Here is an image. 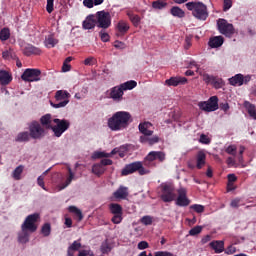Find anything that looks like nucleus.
Listing matches in <instances>:
<instances>
[{
    "label": "nucleus",
    "instance_id": "42",
    "mask_svg": "<svg viewBox=\"0 0 256 256\" xmlns=\"http://www.w3.org/2000/svg\"><path fill=\"white\" fill-rule=\"evenodd\" d=\"M131 23H133V25L135 27H137L139 25V23H141V17H139V15H135L133 14V12H128L127 13Z\"/></svg>",
    "mask_w": 256,
    "mask_h": 256
},
{
    "label": "nucleus",
    "instance_id": "8",
    "mask_svg": "<svg viewBox=\"0 0 256 256\" xmlns=\"http://www.w3.org/2000/svg\"><path fill=\"white\" fill-rule=\"evenodd\" d=\"M160 197L164 203H171L172 201H175V199H177L175 187L171 184H162Z\"/></svg>",
    "mask_w": 256,
    "mask_h": 256
},
{
    "label": "nucleus",
    "instance_id": "23",
    "mask_svg": "<svg viewBox=\"0 0 256 256\" xmlns=\"http://www.w3.org/2000/svg\"><path fill=\"white\" fill-rule=\"evenodd\" d=\"M23 53L26 57H31V55H41V50L31 44H27L23 48Z\"/></svg>",
    "mask_w": 256,
    "mask_h": 256
},
{
    "label": "nucleus",
    "instance_id": "52",
    "mask_svg": "<svg viewBox=\"0 0 256 256\" xmlns=\"http://www.w3.org/2000/svg\"><path fill=\"white\" fill-rule=\"evenodd\" d=\"M226 153H228V155H237V146L229 145L226 148Z\"/></svg>",
    "mask_w": 256,
    "mask_h": 256
},
{
    "label": "nucleus",
    "instance_id": "38",
    "mask_svg": "<svg viewBox=\"0 0 256 256\" xmlns=\"http://www.w3.org/2000/svg\"><path fill=\"white\" fill-rule=\"evenodd\" d=\"M127 150H128L127 146L123 145L118 148H114L111 151V155H117V153H118L119 157L123 158V157H125V153H127Z\"/></svg>",
    "mask_w": 256,
    "mask_h": 256
},
{
    "label": "nucleus",
    "instance_id": "3",
    "mask_svg": "<svg viewBox=\"0 0 256 256\" xmlns=\"http://www.w3.org/2000/svg\"><path fill=\"white\" fill-rule=\"evenodd\" d=\"M53 123L51 131L54 133V137L58 138L71 127V122L67 119L54 118Z\"/></svg>",
    "mask_w": 256,
    "mask_h": 256
},
{
    "label": "nucleus",
    "instance_id": "50",
    "mask_svg": "<svg viewBox=\"0 0 256 256\" xmlns=\"http://www.w3.org/2000/svg\"><path fill=\"white\" fill-rule=\"evenodd\" d=\"M191 209H193L196 213H203L205 211V206L201 204H194L190 206Z\"/></svg>",
    "mask_w": 256,
    "mask_h": 256
},
{
    "label": "nucleus",
    "instance_id": "15",
    "mask_svg": "<svg viewBox=\"0 0 256 256\" xmlns=\"http://www.w3.org/2000/svg\"><path fill=\"white\" fill-rule=\"evenodd\" d=\"M166 155L165 152L163 151H151L144 160L145 165H149L147 164V162L149 161L150 163L153 161H160V163H163V161H165Z\"/></svg>",
    "mask_w": 256,
    "mask_h": 256
},
{
    "label": "nucleus",
    "instance_id": "32",
    "mask_svg": "<svg viewBox=\"0 0 256 256\" xmlns=\"http://www.w3.org/2000/svg\"><path fill=\"white\" fill-rule=\"evenodd\" d=\"M29 139H31L30 132H20L16 136L15 141H17L18 143H27V141H29Z\"/></svg>",
    "mask_w": 256,
    "mask_h": 256
},
{
    "label": "nucleus",
    "instance_id": "19",
    "mask_svg": "<svg viewBox=\"0 0 256 256\" xmlns=\"http://www.w3.org/2000/svg\"><path fill=\"white\" fill-rule=\"evenodd\" d=\"M116 31H117L116 33L117 37H121L125 35V33L129 31V23H127L124 20H120L116 25Z\"/></svg>",
    "mask_w": 256,
    "mask_h": 256
},
{
    "label": "nucleus",
    "instance_id": "7",
    "mask_svg": "<svg viewBox=\"0 0 256 256\" xmlns=\"http://www.w3.org/2000/svg\"><path fill=\"white\" fill-rule=\"evenodd\" d=\"M96 26L99 29H109L111 27V13L107 11H98L96 13Z\"/></svg>",
    "mask_w": 256,
    "mask_h": 256
},
{
    "label": "nucleus",
    "instance_id": "62",
    "mask_svg": "<svg viewBox=\"0 0 256 256\" xmlns=\"http://www.w3.org/2000/svg\"><path fill=\"white\" fill-rule=\"evenodd\" d=\"M235 181H237V176H235V174H229L228 175V187H231V185H233V183H235Z\"/></svg>",
    "mask_w": 256,
    "mask_h": 256
},
{
    "label": "nucleus",
    "instance_id": "54",
    "mask_svg": "<svg viewBox=\"0 0 256 256\" xmlns=\"http://www.w3.org/2000/svg\"><path fill=\"white\" fill-rule=\"evenodd\" d=\"M55 0H47L46 11L47 13H53Z\"/></svg>",
    "mask_w": 256,
    "mask_h": 256
},
{
    "label": "nucleus",
    "instance_id": "2",
    "mask_svg": "<svg viewBox=\"0 0 256 256\" xmlns=\"http://www.w3.org/2000/svg\"><path fill=\"white\" fill-rule=\"evenodd\" d=\"M186 8L192 12L193 17L198 21H207L209 10H207V5L203 2H188L186 3Z\"/></svg>",
    "mask_w": 256,
    "mask_h": 256
},
{
    "label": "nucleus",
    "instance_id": "30",
    "mask_svg": "<svg viewBox=\"0 0 256 256\" xmlns=\"http://www.w3.org/2000/svg\"><path fill=\"white\" fill-rule=\"evenodd\" d=\"M82 245H81V239L75 240L69 247H68V251H67V255L68 256H74L75 255V251H79V249H81Z\"/></svg>",
    "mask_w": 256,
    "mask_h": 256
},
{
    "label": "nucleus",
    "instance_id": "41",
    "mask_svg": "<svg viewBox=\"0 0 256 256\" xmlns=\"http://www.w3.org/2000/svg\"><path fill=\"white\" fill-rule=\"evenodd\" d=\"M29 230H22V233L18 235L19 243H29Z\"/></svg>",
    "mask_w": 256,
    "mask_h": 256
},
{
    "label": "nucleus",
    "instance_id": "11",
    "mask_svg": "<svg viewBox=\"0 0 256 256\" xmlns=\"http://www.w3.org/2000/svg\"><path fill=\"white\" fill-rule=\"evenodd\" d=\"M107 99H112L115 103H121L123 101V95L125 92L120 85L114 86L105 92Z\"/></svg>",
    "mask_w": 256,
    "mask_h": 256
},
{
    "label": "nucleus",
    "instance_id": "34",
    "mask_svg": "<svg viewBox=\"0 0 256 256\" xmlns=\"http://www.w3.org/2000/svg\"><path fill=\"white\" fill-rule=\"evenodd\" d=\"M57 43H59V40L55 39V37H53V35H48L44 41V45L48 49L55 47V45H57Z\"/></svg>",
    "mask_w": 256,
    "mask_h": 256
},
{
    "label": "nucleus",
    "instance_id": "35",
    "mask_svg": "<svg viewBox=\"0 0 256 256\" xmlns=\"http://www.w3.org/2000/svg\"><path fill=\"white\" fill-rule=\"evenodd\" d=\"M120 87L122 88V90L124 92L131 91L132 89H135V87H137V82L134 80H130V81L120 84Z\"/></svg>",
    "mask_w": 256,
    "mask_h": 256
},
{
    "label": "nucleus",
    "instance_id": "20",
    "mask_svg": "<svg viewBox=\"0 0 256 256\" xmlns=\"http://www.w3.org/2000/svg\"><path fill=\"white\" fill-rule=\"evenodd\" d=\"M53 117L51 116V114H46L43 115L40 118V125L44 128V129H53Z\"/></svg>",
    "mask_w": 256,
    "mask_h": 256
},
{
    "label": "nucleus",
    "instance_id": "27",
    "mask_svg": "<svg viewBox=\"0 0 256 256\" xmlns=\"http://www.w3.org/2000/svg\"><path fill=\"white\" fill-rule=\"evenodd\" d=\"M13 81L11 73L5 70H0V85H9Z\"/></svg>",
    "mask_w": 256,
    "mask_h": 256
},
{
    "label": "nucleus",
    "instance_id": "39",
    "mask_svg": "<svg viewBox=\"0 0 256 256\" xmlns=\"http://www.w3.org/2000/svg\"><path fill=\"white\" fill-rule=\"evenodd\" d=\"M68 211L70 213H74L78 221H83V212H81V209L77 208L76 206H69Z\"/></svg>",
    "mask_w": 256,
    "mask_h": 256
},
{
    "label": "nucleus",
    "instance_id": "36",
    "mask_svg": "<svg viewBox=\"0 0 256 256\" xmlns=\"http://www.w3.org/2000/svg\"><path fill=\"white\" fill-rule=\"evenodd\" d=\"M170 13L173 17H178L179 19H183V17H185V11L178 6L172 7Z\"/></svg>",
    "mask_w": 256,
    "mask_h": 256
},
{
    "label": "nucleus",
    "instance_id": "60",
    "mask_svg": "<svg viewBox=\"0 0 256 256\" xmlns=\"http://www.w3.org/2000/svg\"><path fill=\"white\" fill-rule=\"evenodd\" d=\"M233 7V2L231 0H224L223 11H229Z\"/></svg>",
    "mask_w": 256,
    "mask_h": 256
},
{
    "label": "nucleus",
    "instance_id": "37",
    "mask_svg": "<svg viewBox=\"0 0 256 256\" xmlns=\"http://www.w3.org/2000/svg\"><path fill=\"white\" fill-rule=\"evenodd\" d=\"M23 169H25L23 165H19L14 169V171L12 172V177L13 179H15V181H21V175L23 174Z\"/></svg>",
    "mask_w": 256,
    "mask_h": 256
},
{
    "label": "nucleus",
    "instance_id": "46",
    "mask_svg": "<svg viewBox=\"0 0 256 256\" xmlns=\"http://www.w3.org/2000/svg\"><path fill=\"white\" fill-rule=\"evenodd\" d=\"M103 157H106V158L113 157V154H111V152L110 153H107V152H95L93 154V158L94 159H103Z\"/></svg>",
    "mask_w": 256,
    "mask_h": 256
},
{
    "label": "nucleus",
    "instance_id": "6",
    "mask_svg": "<svg viewBox=\"0 0 256 256\" xmlns=\"http://www.w3.org/2000/svg\"><path fill=\"white\" fill-rule=\"evenodd\" d=\"M217 29L221 35H224L225 37H233L235 35V27L233 24L228 23L226 19L219 18L217 20Z\"/></svg>",
    "mask_w": 256,
    "mask_h": 256
},
{
    "label": "nucleus",
    "instance_id": "5",
    "mask_svg": "<svg viewBox=\"0 0 256 256\" xmlns=\"http://www.w3.org/2000/svg\"><path fill=\"white\" fill-rule=\"evenodd\" d=\"M28 129H29L31 139L39 140V139H43V137L47 135V131H45L41 123H39V121H36V120L28 124Z\"/></svg>",
    "mask_w": 256,
    "mask_h": 256
},
{
    "label": "nucleus",
    "instance_id": "17",
    "mask_svg": "<svg viewBox=\"0 0 256 256\" xmlns=\"http://www.w3.org/2000/svg\"><path fill=\"white\" fill-rule=\"evenodd\" d=\"M187 83V78L177 76L171 77L165 81V85L168 87H178V85H185Z\"/></svg>",
    "mask_w": 256,
    "mask_h": 256
},
{
    "label": "nucleus",
    "instance_id": "1",
    "mask_svg": "<svg viewBox=\"0 0 256 256\" xmlns=\"http://www.w3.org/2000/svg\"><path fill=\"white\" fill-rule=\"evenodd\" d=\"M131 123V113L127 111H118L108 119V127L111 131H123Z\"/></svg>",
    "mask_w": 256,
    "mask_h": 256
},
{
    "label": "nucleus",
    "instance_id": "43",
    "mask_svg": "<svg viewBox=\"0 0 256 256\" xmlns=\"http://www.w3.org/2000/svg\"><path fill=\"white\" fill-rule=\"evenodd\" d=\"M113 248L111 247V244H109V242L104 241L102 242L101 246H100V251L101 253H103V255L107 254V253H111V250Z\"/></svg>",
    "mask_w": 256,
    "mask_h": 256
},
{
    "label": "nucleus",
    "instance_id": "4",
    "mask_svg": "<svg viewBox=\"0 0 256 256\" xmlns=\"http://www.w3.org/2000/svg\"><path fill=\"white\" fill-rule=\"evenodd\" d=\"M70 97H71V94L66 90H58L55 93L56 103L50 102V105L54 109H61L63 107H67V105H69Z\"/></svg>",
    "mask_w": 256,
    "mask_h": 256
},
{
    "label": "nucleus",
    "instance_id": "57",
    "mask_svg": "<svg viewBox=\"0 0 256 256\" xmlns=\"http://www.w3.org/2000/svg\"><path fill=\"white\" fill-rule=\"evenodd\" d=\"M199 141L203 144V145H209V143H211V139H209V137H207V135L202 134L200 136Z\"/></svg>",
    "mask_w": 256,
    "mask_h": 256
},
{
    "label": "nucleus",
    "instance_id": "16",
    "mask_svg": "<svg viewBox=\"0 0 256 256\" xmlns=\"http://www.w3.org/2000/svg\"><path fill=\"white\" fill-rule=\"evenodd\" d=\"M160 140L161 139L157 135L153 136L147 134H143L139 138L140 143H142L143 145H155L156 143H159Z\"/></svg>",
    "mask_w": 256,
    "mask_h": 256
},
{
    "label": "nucleus",
    "instance_id": "58",
    "mask_svg": "<svg viewBox=\"0 0 256 256\" xmlns=\"http://www.w3.org/2000/svg\"><path fill=\"white\" fill-rule=\"evenodd\" d=\"M139 251H143L144 249H149V243L147 241H141L138 243Z\"/></svg>",
    "mask_w": 256,
    "mask_h": 256
},
{
    "label": "nucleus",
    "instance_id": "61",
    "mask_svg": "<svg viewBox=\"0 0 256 256\" xmlns=\"http://www.w3.org/2000/svg\"><path fill=\"white\" fill-rule=\"evenodd\" d=\"M139 175H147L149 174V170L145 169V167H143V163L140 162V167L137 169Z\"/></svg>",
    "mask_w": 256,
    "mask_h": 256
},
{
    "label": "nucleus",
    "instance_id": "14",
    "mask_svg": "<svg viewBox=\"0 0 256 256\" xmlns=\"http://www.w3.org/2000/svg\"><path fill=\"white\" fill-rule=\"evenodd\" d=\"M177 194L178 197L176 198L175 205L178 207H188L191 204V200L187 197V189L179 188Z\"/></svg>",
    "mask_w": 256,
    "mask_h": 256
},
{
    "label": "nucleus",
    "instance_id": "45",
    "mask_svg": "<svg viewBox=\"0 0 256 256\" xmlns=\"http://www.w3.org/2000/svg\"><path fill=\"white\" fill-rule=\"evenodd\" d=\"M43 237H49L51 235V224L45 223L41 228Z\"/></svg>",
    "mask_w": 256,
    "mask_h": 256
},
{
    "label": "nucleus",
    "instance_id": "18",
    "mask_svg": "<svg viewBox=\"0 0 256 256\" xmlns=\"http://www.w3.org/2000/svg\"><path fill=\"white\" fill-rule=\"evenodd\" d=\"M139 167H141V162H139V161L130 163L122 169L121 175H123V176L131 175V174L137 172Z\"/></svg>",
    "mask_w": 256,
    "mask_h": 256
},
{
    "label": "nucleus",
    "instance_id": "29",
    "mask_svg": "<svg viewBox=\"0 0 256 256\" xmlns=\"http://www.w3.org/2000/svg\"><path fill=\"white\" fill-rule=\"evenodd\" d=\"M232 87H241L243 85V74H236L228 79Z\"/></svg>",
    "mask_w": 256,
    "mask_h": 256
},
{
    "label": "nucleus",
    "instance_id": "26",
    "mask_svg": "<svg viewBox=\"0 0 256 256\" xmlns=\"http://www.w3.org/2000/svg\"><path fill=\"white\" fill-rule=\"evenodd\" d=\"M68 173L69 176L67 177L66 181L57 186V191H63V189H67V187L71 185V181L75 179V173H73V170H71V168H68Z\"/></svg>",
    "mask_w": 256,
    "mask_h": 256
},
{
    "label": "nucleus",
    "instance_id": "40",
    "mask_svg": "<svg viewBox=\"0 0 256 256\" xmlns=\"http://www.w3.org/2000/svg\"><path fill=\"white\" fill-rule=\"evenodd\" d=\"M92 173L99 177L100 175H103L105 173V168L101 166V164H94L92 166Z\"/></svg>",
    "mask_w": 256,
    "mask_h": 256
},
{
    "label": "nucleus",
    "instance_id": "31",
    "mask_svg": "<svg viewBox=\"0 0 256 256\" xmlns=\"http://www.w3.org/2000/svg\"><path fill=\"white\" fill-rule=\"evenodd\" d=\"M207 159V155H205V152L199 151L196 156V167L197 169H203V166L205 165V160Z\"/></svg>",
    "mask_w": 256,
    "mask_h": 256
},
{
    "label": "nucleus",
    "instance_id": "64",
    "mask_svg": "<svg viewBox=\"0 0 256 256\" xmlns=\"http://www.w3.org/2000/svg\"><path fill=\"white\" fill-rule=\"evenodd\" d=\"M155 256H173V254H171L169 252L159 251V252L155 253Z\"/></svg>",
    "mask_w": 256,
    "mask_h": 256
},
{
    "label": "nucleus",
    "instance_id": "44",
    "mask_svg": "<svg viewBox=\"0 0 256 256\" xmlns=\"http://www.w3.org/2000/svg\"><path fill=\"white\" fill-rule=\"evenodd\" d=\"M9 37H11V31L9 30V28H3L0 31V40L7 41Z\"/></svg>",
    "mask_w": 256,
    "mask_h": 256
},
{
    "label": "nucleus",
    "instance_id": "48",
    "mask_svg": "<svg viewBox=\"0 0 256 256\" xmlns=\"http://www.w3.org/2000/svg\"><path fill=\"white\" fill-rule=\"evenodd\" d=\"M202 231V226H195L194 228L190 229L189 235H191V237H195V235H199V233H201Z\"/></svg>",
    "mask_w": 256,
    "mask_h": 256
},
{
    "label": "nucleus",
    "instance_id": "63",
    "mask_svg": "<svg viewBox=\"0 0 256 256\" xmlns=\"http://www.w3.org/2000/svg\"><path fill=\"white\" fill-rule=\"evenodd\" d=\"M203 81H205V83H211V82L215 81V77H213L209 74H203Z\"/></svg>",
    "mask_w": 256,
    "mask_h": 256
},
{
    "label": "nucleus",
    "instance_id": "13",
    "mask_svg": "<svg viewBox=\"0 0 256 256\" xmlns=\"http://www.w3.org/2000/svg\"><path fill=\"white\" fill-rule=\"evenodd\" d=\"M110 212L113 217L111 218L114 225H119L123 221V207L119 204L112 203L109 205Z\"/></svg>",
    "mask_w": 256,
    "mask_h": 256
},
{
    "label": "nucleus",
    "instance_id": "56",
    "mask_svg": "<svg viewBox=\"0 0 256 256\" xmlns=\"http://www.w3.org/2000/svg\"><path fill=\"white\" fill-rule=\"evenodd\" d=\"M78 256H95L91 249L80 250Z\"/></svg>",
    "mask_w": 256,
    "mask_h": 256
},
{
    "label": "nucleus",
    "instance_id": "49",
    "mask_svg": "<svg viewBox=\"0 0 256 256\" xmlns=\"http://www.w3.org/2000/svg\"><path fill=\"white\" fill-rule=\"evenodd\" d=\"M152 7L154 9H165V7H167V3H165L161 0H158V1L153 2Z\"/></svg>",
    "mask_w": 256,
    "mask_h": 256
},
{
    "label": "nucleus",
    "instance_id": "12",
    "mask_svg": "<svg viewBox=\"0 0 256 256\" xmlns=\"http://www.w3.org/2000/svg\"><path fill=\"white\" fill-rule=\"evenodd\" d=\"M198 107L201 111H207L208 113L217 111L219 109V98L212 96L208 101L198 103Z\"/></svg>",
    "mask_w": 256,
    "mask_h": 256
},
{
    "label": "nucleus",
    "instance_id": "28",
    "mask_svg": "<svg viewBox=\"0 0 256 256\" xmlns=\"http://www.w3.org/2000/svg\"><path fill=\"white\" fill-rule=\"evenodd\" d=\"M209 246L215 253H223V251H225V242H223V240L212 241Z\"/></svg>",
    "mask_w": 256,
    "mask_h": 256
},
{
    "label": "nucleus",
    "instance_id": "33",
    "mask_svg": "<svg viewBox=\"0 0 256 256\" xmlns=\"http://www.w3.org/2000/svg\"><path fill=\"white\" fill-rule=\"evenodd\" d=\"M244 107L247 110L248 114L252 119L256 121V108L255 105L251 104L250 102H244Z\"/></svg>",
    "mask_w": 256,
    "mask_h": 256
},
{
    "label": "nucleus",
    "instance_id": "22",
    "mask_svg": "<svg viewBox=\"0 0 256 256\" xmlns=\"http://www.w3.org/2000/svg\"><path fill=\"white\" fill-rule=\"evenodd\" d=\"M152 127L153 124L151 122H142L139 124L138 129L142 135H153Z\"/></svg>",
    "mask_w": 256,
    "mask_h": 256
},
{
    "label": "nucleus",
    "instance_id": "51",
    "mask_svg": "<svg viewBox=\"0 0 256 256\" xmlns=\"http://www.w3.org/2000/svg\"><path fill=\"white\" fill-rule=\"evenodd\" d=\"M99 35H100V39H101V41H103V43H107V41H109V39H110L109 33L105 32L104 30H101L99 32Z\"/></svg>",
    "mask_w": 256,
    "mask_h": 256
},
{
    "label": "nucleus",
    "instance_id": "25",
    "mask_svg": "<svg viewBox=\"0 0 256 256\" xmlns=\"http://www.w3.org/2000/svg\"><path fill=\"white\" fill-rule=\"evenodd\" d=\"M225 43V39H223V36H215L210 38L208 45L211 47V49H217L221 47Z\"/></svg>",
    "mask_w": 256,
    "mask_h": 256
},
{
    "label": "nucleus",
    "instance_id": "53",
    "mask_svg": "<svg viewBox=\"0 0 256 256\" xmlns=\"http://www.w3.org/2000/svg\"><path fill=\"white\" fill-rule=\"evenodd\" d=\"M3 59H12L13 57V49H8L2 53Z\"/></svg>",
    "mask_w": 256,
    "mask_h": 256
},
{
    "label": "nucleus",
    "instance_id": "21",
    "mask_svg": "<svg viewBox=\"0 0 256 256\" xmlns=\"http://www.w3.org/2000/svg\"><path fill=\"white\" fill-rule=\"evenodd\" d=\"M95 25H97V20H95L94 15H88L86 19L82 23L83 29H95Z\"/></svg>",
    "mask_w": 256,
    "mask_h": 256
},
{
    "label": "nucleus",
    "instance_id": "59",
    "mask_svg": "<svg viewBox=\"0 0 256 256\" xmlns=\"http://www.w3.org/2000/svg\"><path fill=\"white\" fill-rule=\"evenodd\" d=\"M95 63H97V60L94 57H88L84 60V65H95Z\"/></svg>",
    "mask_w": 256,
    "mask_h": 256
},
{
    "label": "nucleus",
    "instance_id": "9",
    "mask_svg": "<svg viewBox=\"0 0 256 256\" xmlns=\"http://www.w3.org/2000/svg\"><path fill=\"white\" fill-rule=\"evenodd\" d=\"M37 221H39V214L34 213L28 215L21 226L22 231H29L30 233H35V231H37Z\"/></svg>",
    "mask_w": 256,
    "mask_h": 256
},
{
    "label": "nucleus",
    "instance_id": "55",
    "mask_svg": "<svg viewBox=\"0 0 256 256\" xmlns=\"http://www.w3.org/2000/svg\"><path fill=\"white\" fill-rule=\"evenodd\" d=\"M37 183H38L39 187H41L44 191H47V188L45 187V177L39 176L37 178Z\"/></svg>",
    "mask_w": 256,
    "mask_h": 256
},
{
    "label": "nucleus",
    "instance_id": "47",
    "mask_svg": "<svg viewBox=\"0 0 256 256\" xmlns=\"http://www.w3.org/2000/svg\"><path fill=\"white\" fill-rule=\"evenodd\" d=\"M140 222L142 223V225H153V217L152 216H149V215H146V216H143L141 219H140Z\"/></svg>",
    "mask_w": 256,
    "mask_h": 256
},
{
    "label": "nucleus",
    "instance_id": "10",
    "mask_svg": "<svg viewBox=\"0 0 256 256\" xmlns=\"http://www.w3.org/2000/svg\"><path fill=\"white\" fill-rule=\"evenodd\" d=\"M22 81L27 83H35L41 81V70L35 68H27L21 75Z\"/></svg>",
    "mask_w": 256,
    "mask_h": 256
},
{
    "label": "nucleus",
    "instance_id": "24",
    "mask_svg": "<svg viewBox=\"0 0 256 256\" xmlns=\"http://www.w3.org/2000/svg\"><path fill=\"white\" fill-rule=\"evenodd\" d=\"M115 199H127L129 197V188L120 186L114 193Z\"/></svg>",
    "mask_w": 256,
    "mask_h": 256
}]
</instances>
